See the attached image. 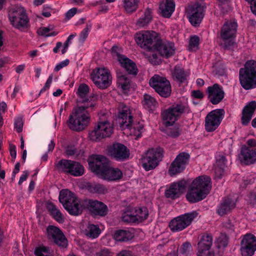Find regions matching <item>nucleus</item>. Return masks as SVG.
I'll return each instance as SVG.
<instances>
[{
	"label": "nucleus",
	"mask_w": 256,
	"mask_h": 256,
	"mask_svg": "<svg viewBox=\"0 0 256 256\" xmlns=\"http://www.w3.org/2000/svg\"><path fill=\"white\" fill-rule=\"evenodd\" d=\"M118 110L120 127L122 129L129 130L130 134L136 136V139L140 138L144 131V122H134V110L122 102L119 104Z\"/></svg>",
	"instance_id": "obj_1"
},
{
	"label": "nucleus",
	"mask_w": 256,
	"mask_h": 256,
	"mask_svg": "<svg viewBox=\"0 0 256 256\" xmlns=\"http://www.w3.org/2000/svg\"><path fill=\"white\" fill-rule=\"evenodd\" d=\"M94 105V102L91 100H83L82 104L74 109L72 114L70 116V128L74 131H80L84 129L90 122L89 112Z\"/></svg>",
	"instance_id": "obj_2"
},
{
	"label": "nucleus",
	"mask_w": 256,
	"mask_h": 256,
	"mask_svg": "<svg viewBox=\"0 0 256 256\" xmlns=\"http://www.w3.org/2000/svg\"><path fill=\"white\" fill-rule=\"evenodd\" d=\"M211 179L206 176L196 178L188 188L186 198L190 203H196L204 199L211 190Z\"/></svg>",
	"instance_id": "obj_3"
},
{
	"label": "nucleus",
	"mask_w": 256,
	"mask_h": 256,
	"mask_svg": "<svg viewBox=\"0 0 256 256\" xmlns=\"http://www.w3.org/2000/svg\"><path fill=\"white\" fill-rule=\"evenodd\" d=\"M239 80L241 86L246 90L256 88V61H247L244 67L239 70Z\"/></svg>",
	"instance_id": "obj_4"
},
{
	"label": "nucleus",
	"mask_w": 256,
	"mask_h": 256,
	"mask_svg": "<svg viewBox=\"0 0 256 256\" xmlns=\"http://www.w3.org/2000/svg\"><path fill=\"white\" fill-rule=\"evenodd\" d=\"M59 200L71 215H79L83 210L82 202H81L76 195L68 190H62L60 192Z\"/></svg>",
	"instance_id": "obj_5"
},
{
	"label": "nucleus",
	"mask_w": 256,
	"mask_h": 256,
	"mask_svg": "<svg viewBox=\"0 0 256 256\" xmlns=\"http://www.w3.org/2000/svg\"><path fill=\"white\" fill-rule=\"evenodd\" d=\"M190 112L188 104L178 103L172 105L161 112V117L166 126L173 125L174 123L184 114Z\"/></svg>",
	"instance_id": "obj_6"
},
{
	"label": "nucleus",
	"mask_w": 256,
	"mask_h": 256,
	"mask_svg": "<svg viewBox=\"0 0 256 256\" xmlns=\"http://www.w3.org/2000/svg\"><path fill=\"white\" fill-rule=\"evenodd\" d=\"M8 19L10 24L18 30H24L28 28L29 18L22 6H16L10 10Z\"/></svg>",
	"instance_id": "obj_7"
},
{
	"label": "nucleus",
	"mask_w": 256,
	"mask_h": 256,
	"mask_svg": "<svg viewBox=\"0 0 256 256\" xmlns=\"http://www.w3.org/2000/svg\"><path fill=\"white\" fill-rule=\"evenodd\" d=\"M112 124L108 120H100L94 130L88 134L90 139L94 142H99L106 138L110 137L113 133Z\"/></svg>",
	"instance_id": "obj_8"
},
{
	"label": "nucleus",
	"mask_w": 256,
	"mask_h": 256,
	"mask_svg": "<svg viewBox=\"0 0 256 256\" xmlns=\"http://www.w3.org/2000/svg\"><path fill=\"white\" fill-rule=\"evenodd\" d=\"M91 76L94 84L100 89L108 88L112 82V78L110 71L104 68L94 69L92 72Z\"/></svg>",
	"instance_id": "obj_9"
},
{
	"label": "nucleus",
	"mask_w": 256,
	"mask_h": 256,
	"mask_svg": "<svg viewBox=\"0 0 256 256\" xmlns=\"http://www.w3.org/2000/svg\"><path fill=\"white\" fill-rule=\"evenodd\" d=\"M150 86L161 96L168 97L171 94V86L166 78L154 74L149 80Z\"/></svg>",
	"instance_id": "obj_10"
},
{
	"label": "nucleus",
	"mask_w": 256,
	"mask_h": 256,
	"mask_svg": "<svg viewBox=\"0 0 256 256\" xmlns=\"http://www.w3.org/2000/svg\"><path fill=\"white\" fill-rule=\"evenodd\" d=\"M239 158L240 162L246 165L256 162V140H247L246 144L241 148Z\"/></svg>",
	"instance_id": "obj_11"
},
{
	"label": "nucleus",
	"mask_w": 256,
	"mask_h": 256,
	"mask_svg": "<svg viewBox=\"0 0 256 256\" xmlns=\"http://www.w3.org/2000/svg\"><path fill=\"white\" fill-rule=\"evenodd\" d=\"M162 156L160 148L150 149L144 154L142 159V166L146 171L153 170L158 166Z\"/></svg>",
	"instance_id": "obj_12"
},
{
	"label": "nucleus",
	"mask_w": 256,
	"mask_h": 256,
	"mask_svg": "<svg viewBox=\"0 0 256 256\" xmlns=\"http://www.w3.org/2000/svg\"><path fill=\"white\" fill-rule=\"evenodd\" d=\"M198 215V213L195 211L182 214L172 220L169 227L173 232L181 231L190 226Z\"/></svg>",
	"instance_id": "obj_13"
},
{
	"label": "nucleus",
	"mask_w": 256,
	"mask_h": 256,
	"mask_svg": "<svg viewBox=\"0 0 256 256\" xmlns=\"http://www.w3.org/2000/svg\"><path fill=\"white\" fill-rule=\"evenodd\" d=\"M91 170L100 177L108 166V159L102 155L92 156L88 160Z\"/></svg>",
	"instance_id": "obj_14"
},
{
	"label": "nucleus",
	"mask_w": 256,
	"mask_h": 256,
	"mask_svg": "<svg viewBox=\"0 0 256 256\" xmlns=\"http://www.w3.org/2000/svg\"><path fill=\"white\" fill-rule=\"evenodd\" d=\"M57 167L64 172L75 176H80L84 172L82 166L78 162L71 160H62L57 164Z\"/></svg>",
	"instance_id": "obj_15"
},
{
	"label": "nucleus",
	"mask_w": 256,
	"mask_h": 256,
	"mask_svg": "<svg viewBox=\"0 0 256 256\" xmlns=\"http://www.w3.org/2000/svg\"><path fill=\"white\" fill-rule=\"evenodd\" d=\"M222 109H216L210 112L205 118V128L207 132H212L216 129L224 117Z\"/></svg>",
	"instance_id": "obj_16"
},
{
	"label": "nucleus",
	"mask_w": 256,
	"mask_h": 256,
	"mask_svg": "<svg viewBox=\"0 0 256 256\" xmlns=\"http://www.w3.org/2000/svg\"><path fill=\"white\" fill-rule=\"evenodd\" d=\"M238 25L234 22L227 21L221 28L220 36L226 42L228 41V44H225L226 48H228L234 44L232 39L236 36Z\"/></svg>",
	"instance_id": "obj_17"
},
{
	"label": "nucleus",
	"mask_w": 256,
	"mask_h": 256,
	"mask_svg": "<svg viewBox=\"0 0 256 256\" xmlns=\"http://www.w3.org/2000/svg\"><path fill=\"white\" fill-rule=\"evenodd\" d=\"M190 155L182 152L179 154L170 166L168 172L172 176L182 172L189 162Z\"/></svg>",
	"instance_id": "obj_18"
},
{
	"label": "nucleus",
	"mask_w": 256,
	"mask_h": 256,
	"mask_svg": "<svg viewBox=\"0 0 256 256\" xmlns=\"http://www.w3.org/2000/svg\"><path fill=\"white\" fill-rule=\"evenodd\" d=\"M256 251V236L252 234H245L240 242L242 256H252Z\"/></svg>",
	"instance_id": "obj_19"
},
{
	"label": "nucleus",
	"mask_w": 256,
	"mask_h": 256,
	"mask_svg": "<svg viewBox=\"0 0 256 256\" xmlns=\"http://www.w3.org/2000/svg\"><path fill=\"white\" fill-rule=\"evenodd\" d=\"M154 34V32H150L149 31L136 34L135 36L136 42L141 48L149 50H154L155 46Z\"/></svg>",
	"instance_id": "obj_20"
},
{
	"label": "nucleus",
	"mask_w": 256,
	"mask_h": 256,
	"mask_svg": "<svg viewBox=\"0 0 256 256\" xmlns=\"http://www.w3.org/2000/svg\"><path fill=\"white\" fill-rule=\"evenodd\" d=\"M83 210L86 208L94 215L104 216L108 213V207L103 202L92 200L82 201Z\"/></svg>",
	"instance_id": "obj_21"
},
{
	"label": "nucleus",
	"mask_w": 256,
	"mask_h": 256,
	"mask_svg": "<svg viewBox=\"0 0 256 256\" xmlns=\"http://www.w3.org/2000/svg\"><path fill=\"white\" fill-rule=\"evenodd\" d=\"M118 48L114 46L112 49V56L119 62L121 66L130 74L136 75L138 73V68L136 64L132 60L128 58L124 55L118 54L116 50Z\"/></svg>",
	"instance_id": "obj_22"
},
{
	"label": "nucleus",
	"mask_w": 256,
	"mask_h": 256,
	"mask_svg": "<svg viewBox=\"0 0 256 256\" xmlns=\"http://www.w3.org/2000/svg\"><path fill=\"white\" fill-rule=\"evenodd\" d=\"M108 154L117 161H123L130 156V151L123 144L114 143L108 149Z\"/></svg>",
	"instance_id": "obj_23"
},
{
	"label": "nucleus",
	"mask_w": 256,
	"mask_h": 256,
	"mask_svg": "<svg viewBox=\"0 0 256 256\" xmlns=\"http://www.w3.org/2000/svg\"><path fill=\"white\" fill-rule=\"evenodd\" d=\"M212 237L211 234H203L198 244L197 256H214V252L210 250L212 244Z\"/></svg>",
	"instance_id": "obj_24"
},
{
	"label": "nucleus",
	"mask_w": 256,
	"mask_h": 256,
	"mask_svg": "<svg viewBox=\"0 0 256 256\" xmlns=\"http://www.w3.org/2000/svg\"><path fill=\"white\" fill-rule=\"evenodd\" d=\"M190 22L195 26H198L204 16V7L198 3L190 6L188 12Z\"/></svg>",
	"instance_id": "obj_25"
},
{
	"label": "nucleus",
	"mask_w": 256,
	"mask_h": 256,
	"mask_svg": "<svg viewBox=\"0 0 256 256\" xmlns=\"http://www.w3.org/2000/svg\"><path fill=\"white\" fill-rule=\"evenodd\" d=\"M47 234L49 239L53 240L60 246H67V240L62 232L57 227L50 226L47 228Z\"/></svg>",
	"instance_id": "obj_26"
},
{
	"label": "nucleus",
	"mask_w": 256,
	"mask_h": 256,
	"mask_svg": "<svg viewBox=\"0 0 256 256\" xmlns=\"http://www.w3.org/2000/svg\"><path fill=\"white\" fill-rule=\"evenodd\" d=\"M186 186V182L184 180L173 182L166 190L165 196L172 200L178 198L185 190Z\"/></svg>",
	"instance_id": "obj_27"
},
{
	"label": "nucleus",
	"mask_w": 256,
	"mask_h": 256,
	"mask_svg": "<svg viewBox=\"0 0 256 256\" xmlns=\"http://www.w3.org/2000/svg\"><path fill=\"white\" fill-rule=\"evenodd\" d=\"M206 92L210 101L213 104L220 103L224 96V92L222 87L217 84L208 86L207 88Z\"/></svg>",
	"instance_id": "obj_28"
},
{
	"label": "nucleus",
	"mask_w": 256,
	"mask_h": 256,
	"mask_svg": "<svg viewBox=\"0 0 256 256\" xmlns=\"http://www.w3.org/2000/svg\"><path fill=\"white\" fill-rule=\"evenodd\" d=\"M154 50L158 52L162 56L168 58L174 54L175 48L172 42L158 40L155 42Z\"/></svg>",
	"instance_id": "obj_29"
},
{
	"label": "nucleus",
	"mask_w": 256,
	"mask_h": 256,
	"mask_svg": "<svg viewBox=\"0 0 256 256\" xmlns=\"http://www.w3.org/2000/svg\"><path fill=\"white\" fill-rule=\"evenodd\" d=\"M236 198L230 197L223 198L218 206V214L220 216L228 214L236 207Z\"/></svg>",
	"instance_id": "obj_30"
},
{
	"label": "nucleus",
	"mask_w": 256,
	"mask_h": 256,
	"mask_svg": "<svg viewBox=\"0 0 256 256\" xmlns=\"http://www.w3.org/2000/svg\"><path fill=\"white\" fill-rule=\"evenodd\" d=\"M122 176V172L119 168H110L108 166L100 178L108 181H116L121 179Z\"/></svg>",
	"instance_id": "obj_31"
},
{
	"label": "nucleus",
	"mask_w": 256,
	"mask_h": 256,
	"mask_svg": "<svg viewBox=\"0 0 256 256\" xmlns=\"http://www.w3.org/2000/svg\"><path fill=\"white\" fill-rule=\"evenodd\" d=\"M256 108V102L252 101L244 106L242 112V124L247 126L252 119Z\"/></svg>",
	"instance_id": "obj_32"
},
{
	"label": "nucleus",
	"mask_w": 256,
	"mask_h": 256,
	"mask_svg": "<svg viewBox=\"0 0 256 256\" xmlns=\"http://www.w3.org/2000/svg\"><path fill=\"white\" fill-rule=\"evenodd\" d=\"M159 8L164 17L169 18L174 10L175 3L173 0H166L160 3Z\"/></svg>",
	"instance_id": "obj_33"
},
{
	"label": "nucleus",
	"mask_w": 256,
	"mask_h": 256,
	"mask_svg": "<svg viewBox=\"0 0 256 256\" xmlns=\"http://www.w3.org/2000/svg\"><path fill=\"white\" fill-rule=\"evenodd\" d=\"M152 10L150 8H146L144 14L138 19L136 25L138 28H144L147 26L152 21Z\"/></svg>",
	"instance_id": "obj_34"
},
{
	"label": "nucleus",
	"mask_w": 256,
	"mask_h": 256,
	"mask_svg": "<svg viewBox=\"0 0 256 256\" xmlns=\"http://www.w3.org/2000/svg\"><path fill=\"white\" fill-rule=\"evenodd\" d=\"M101 233V230L98 225L88 224L84 230V234L90 238H97Z\"/></svg>",
	"instance_id": "obj_35"
},
{
	"label": "nucleus",
	"mask_w": 256,
	"mask_h": 256,
	"mask_svg": "<svg viewBox=\"0 0 256 256\" xmlns=\"http://www.w3.org/2000/svg\"><path fill=\"white\" fill-rule=\"evenodd\" d=\"M134 236V234L128 230H118L116 232L114 238L116 241L127 242Z\"/></svg>",
	"instance_id": "obj_36"
},
{
	"label": "nucleus",
	"mask_w": 256,
	"mask_h": 256,
	"mask_svg": "<svg viewBox=\"0 0 256 256\" xmlns=\"http://www.w3.org/2000/svg\"><path fill=\"white\" fill-rule=\"evenodd\" d=\"M47 208L56 220L59 223H62L64 222V218L62 214L52 203H48Z\"/></svg>",
	"instance_id": "obj_37"
},
{
	"label": "nucleus",
	"mask_w": 256,
	"mask_h": 256,
	"mask_svg": "<svg viewBox=\"0 0 256 256\" xmlns=\"http://www.w3.org/2000/svg\"><path fill=\"white\" fill-rule=\"evenodd\" d=\"M118 84L123 90H127L130 88V81L126 75L121 72H117Z\"/></svg>",
	"instance_id": "obj_38"
},
{
	"label": "nucleus",
	"mask_w": 256,
	"mask_h": 256,
	"mask_svg": "<svg viewBox=\"0 0 256 256\" xmlns=\"http://www.w3.org/2000/svg\"><path fill=\"white\" fill-rule=\"evenodd\" d=\"M136 222H141L147 218L148 212L146 207L136 208L134 212Z\"/></svg>",
	"instance_id": "obj_39"
},
{
	"label": "nucleus",
	"mask_w": 256,
	"mask_h": 256,
	"mask_svg": "<svg viewBox=\"0 0 256 256\" xmlns=\"http://www.w3.org/2000/svg\"><path fill=\"white\" fill-rule=\"evenodd\" d=\"M144 106L148 110H152L156 105L157 102L156 99L149 94H146L144 96V100L142 101Z\"/></svg>",
	"instance_id": "obj_40"
},
{
	"label": "nucleus",
	"mask_w": 256,
	"mask_h": 256,
	"mask_svg": "<svg viewBox=\"0 0 256 256\" xmlns=\"http://www.w3.org/2000/svg\"><path fill=\"white\" fill-rule=\"evenodd\" d=\"M173 76L178 81L181 82L186 80L188 74L184 72V70L178 66L174 67Z\"/></svg>",
	"instance_id": "obj_41"
},
{
	"label": "nucleus",
	"mask_w": 256,
	"mask_h": 256,
	"mask_svg": "<svg viewBox=\"0 0 256 256\" xmlns=\"http://www.w3.org/2000/svg\"><path fill=\"white\" fill-rule=\"evenodd\" d=\"M140 0H124V7L128 12H135L137 8Z\"/></svg>",
	"instance_id": "obj_42"
},
{
	"label": "nucleus",
	"mask_w": 256,
	"mask_h": 256,
	"mask_svg": "<svg viewBox=\"0 0 256 256\" xmlns=\"http://www.w3.org/2000/svg\"><path fill=\"white\" fill-rule=\"evenodd\" d=\"M200 38L196 36H191L190 40L188 50L190 51H195L198 49Z\"/></svg>",
	"instance_id": "obj_43"
},
{
	"label": "nucleus",
	"mask_w": 256,
	"mask_h": 256,
	"mask_svg": "<svg viewBox=\"0 0 256 256\" xmlns=\"http://www.w3.org/2000/svg\"><path fill=\"white\" fill-rule=\"evenodd\" d=\"M92 28L90 24H87L81 32L80 34L79 41L83 43L88 36L89 32Z\"/></svg>",
	"instance_id": "obj_44"
},
{
	"label": "nucleus",
	"mask_w": 256,
	"mask_h": 256,
	"mask_svg": "<svg viewBox=\"0 0 256 256\" xmlns=\"http://www.w3.org/2000/svg\"><path fill=\"white\" fill-rule=\"evenodd\" d=\"M34 253L36 256H50L48 249L44 246L36 248Z\"/></svg>",
	"instance_id": "obj_45"
},
{
	"label": "nucleus",
	"mask_w": 256,
	"mask_h": 256,
	"mask_svg": "<svg viewBox=\"0 0 256 256\" xmlns=\"http://www.w3.org/2000/svg\"><path fill=\"white\" fill-rule=\"evenodd\" d=\"M192 249L190 243L186 242L184 243L179 249V252L183 256H188Z\"/></svg>",
	"instance_id": "obj_46"
},
{
	"label": "nucleus",
	"mask_w": 256,
	"mask_h": 256,
	"mask_svg": "<svg viewBox=\"0 0 256 256\" xmlns=\"http://www.w3.org/2000/svg\"><path fill=\"white\" fill-rule=\"evenodd\" d=\"M227 160L225 156L222 154H218L216 157V166L218 167L226 168Z\"/></svg>",
	"instance_id": "obj_47"
},
{
	"label": "nucleus",
	"mask_w": 256,
	"mask_h": 256,
	"mask_svg": "<svg viewBox=\"0 0 256 256\" xmlns=\"http://www.w3.org/2000/svg\"><path fill=\"white\" fill-rule=\"evenodd\" d=\"M122 219V221L126 222H136V220L135 219L134 213L130 212H126L123 214Z\"/></svg>",
	"instance_id": "obj_48"
},
{
	"label": "nucleus",
	"mask_w": 256,
	"mask_h": 256,
	"mask_svg": "<svg viewBox=\"0 0 256 256\" xmlns=\"http://www.w3.org/2000/svg\"><path fill=\"white\" fill-rule=\"evenodd\" d=\"M88 86L86 84H80L78 90V94L81 98H84L88 92Z\"/></svg>",
	"instance_id": "obj_49"
},
{
	"label": "nucleus",
	"mask_w": 256,
	"mask_h": 256,
	"mask_svg": "<svg viewBox=\"0 0 256 256\" xmlns=\"http://www.w3.org/2000/svg\"><path fill=\"white\" fill-rule=\"evenodd\" d=\"M181 132L180 129L178 127H173L167 130V134L168 136L176 138L178 137Z\"/></svg>",
	"instance_id": "obj_50"
},
{
	"label": "nucleus",
	"mask_w": 256,
	"mask_h": 256,
	"mask_svg": "<svg viewBox=\"0 0 256 256\" xmlns=\"http://www.w3.org/2000/svg\"><path fill=\"white\" fill-rule=\"evenodd\" d=\"M76 36V32H74V34H70L68 36L67 40L64 43L63 48L62 50V54H64L67 51L68 48V45L70 43L71 40H72Z\"/></svg>",
	"instance_id": "obj_51"
},
{
	"label": "nucleus",
	"mask_w": 256,
	"mask_h": 256,
	"mask_svg": "<svg viewBox=\"0 0 256 256\" xmlns=\"http://www.w3.org/2000/svg\"><path fill=\"white\" fill-rule=\"evenodd\" d=\"M14 128L18 132H22L23 127V122L21 118H18L15 120L14 124Z\"/></svg>",
	"instance_id": "obj_52"
},
{
	"label": "nucleus",
	"mask_w": 256,
	"mask_h": 256,
	"mask_svg": "<svg viewBox=\"0 0 256 256\" xmlns=\"http://www.w3.org/2000/svg\"><path fill=\"white\" fill-rule=\"evenodd\" d=\"M93 188L94 192L98 194H105L108 192L105 186L100 184H95Z\"/></svg>",
	"instance_id": "obj_53"
},
{
	"label": "nucleus",
	"mask_w": 256,
	"mask_h": 256,
	"mask_svg": "<svg viewBox=\"0 0 256 256\" xmlns=\"http://www.w3.org/2000/svg\"><path fill=\"white\" fill-rule=\"evenodd\" d=\"M225 168L215 166L214 174L216 178H221L224 174Z\"/></svg>",
	"instance_id": "obj_54"
},
{
	"label": "nucleus",
	"mask_w": 256,
	"mask_h": 256,
	"mask_svg": "<svg viewBox=\"0 0 256 256\" xmlns=\"http://www.w3.org/2000/svg\"><path fill=\"white\" fill-rule=\"evenodd\" d=\"M50 30L49 28H40L38 30L37 32L40 36L48 37Z\"/></svg>",
	"instance_id": "obj_55"
},
{
	"label": "nucleus",
	"mask_w": 256,
	"mask_h": 256,
	"mask_svg": "<svg viewBox=\"0 0 256 256\" xmlns=\"http://www.w3.org/2000/svg\"><path fill=\"white\" fill-rule=\"evenodd\" d=\"M113 254L108 249L104 248L96 253L95 256H112Z\"/></svg>",
	"instance_id": "obj_56"
},
{
	"label": "nucleus",
	"mask_w": 256,
	"mask_h": 256,
	"mask_svg": "<svg viewBox=\"0 0 256 256\" xmlns=\"http://www.w3.org/2000/svg\"><path fill=\"white\" fill-rule=\"evenodd\" d=\"M70 62V60L68 59H66L64 60H63L58 64L54 68V70L56 72L59 71L60 69L63 68L64 66H67Z\"/></svg>",
	"instance_id": "obj_57"
},
{
	"label": "nucleus",
	"mask_w": 256,
	"mask_h": 256,
	"mask_svg": "<svg viewBox=\"0 0 256 256\" xmlns=\"http://www.w3.org/2000/svg\"><path fill=\"white\" fill-rule=\"evenodd\" d=\"M52 78H53L52 75V74L50 75L49 76L48 78V80L45 84L44 86L40 90V93L44 92H45L46 90H48L50 88V86L52 81Z\"/></svg>",
	"instance_id": "obj_58"
},
{
	"label": "nucleus",
	"mask_w": 256,
	"mask_h": 256,
	"mask_svg": "<svg viewBox=\"0 0 256 256\" xmlns=\"http://www.w3.org/2000/svg\"><path fill=\"white\" fill-rule=\"evenodd\" d=\"M76 12L77 8H73L69 10L65 14L66 19L69 20L76 14Z\"/></svg>",
	"instance_id": "obj_59"
},
{
	"label": "nucleus",
	"mask_w": 256,
	"mask_h": 256,
	"mask_svg": "<svg viewBox=\"0 0 256 256\" xmlns=\"http://www.w3.org/2000/svg\"><path fill=\"white\" fill-rule=\"evenodd\" d=\"M76 152V148L73 146H68L66 150V153L68 156H72L75 154Z\"/></svg>",
	"instance_id": "obj_60"
},
{
	"label": "nucleus",
	"mask_w": 256,
	"mask_h": 256,
	"mask_svg": "<svg viewBox=\"0 0 256 256\" xmlns=\"http://www.w3.org/2000/svg\"><path fill=\"white\" fill-rule=\"evenodd\" d=\"M192 96L198 99H202L204 98V93L200 90H194L192 92Z\"/></svg>",
	"instance_id": "obj_61"
},
{
	"label": "nucleus",
	"mask_w": 256,
	"mask_h": 256,
	"mask_svg": "<svg viewBox=\"0 0 256 256\" xmlns=\"http://www.w3.org/2000/svg\"><path fill=\"white\" fill-rule=\"evenodd\" d=\"M52 9L48 7H44L42 14L46 18H48L51 16Z\"/></svg>",
	"instance_id": "obj_62"
},
{
	"label": "nucleus",
	"mask_w": 256,
	"mask_h": 256,
	"mask_svg": "<svg viewBox=\"0 0 256 256\" xmlns=\"http://www.w3.org/2000/svg\"><path fill=\"white\" fill-rule=\"evenodd\" d=\"M116 256H134V255L131 251L124 250L120 252Z\"/></svg>",
	"instance_id": "obj_63"
},
{
	"label": "nucleus",
	"mask_w": 256,
	"mask_h": 256,
	"mask_svg": "<svg viewBox=\"0 0 256 256\" xmlns=\"http://www.w3.org/2000/svg\"><path fill=\"white\" fill-rule=\"evenodd\" d=\"M248 2L250 4V8L252 12L256 15V0H250Z\"/></svg>",
	"instance_id": "obj_64"
}]
</instances>
